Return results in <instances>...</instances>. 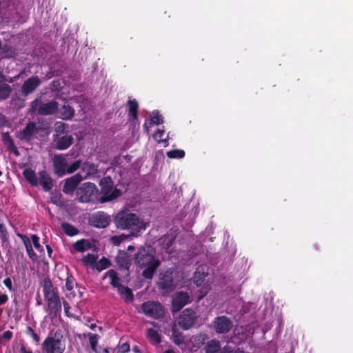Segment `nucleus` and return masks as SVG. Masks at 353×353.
I'll list each match as a JSON object with an SVG mask.
<instances>
[{
  "label": "nucleus",
  "instance_id": "6e6d98bb",
  "mask_svg": "<svg viewBox=\"0 0 353 353\" xmlns=\"http://www.w3.org/2000/svg\"><path fill=\"white\" fill-rule=\"evenodd\" d=\"M31 337L37 343L40 341V337L35 332L31 334Z\"/></svg>",
  "mask_w": 353,
  "mask_h": 353
},
{
  "label": "nucleus",
  "instance_id": "0eeeda50",
  "mask_svg": "<svg viewBox=\"0 0 353 353\" xmlns=\"http://www.w3.org/2000/svg\"><path fill=\"white\" fill-rule=\"evenodd\" d=\"M60 330L54 333V336H48L46 338L41 345V350L43 353H63L65 346L62 344L60 335Z\"/></svg>",
  "mask_w": 353,
  "mask_h": 353
},
{
  "label": "nucleus",
  "instance_id": "774afa93",
  "mask_svg": "<svg viewBox=\"0 0 353 353\" xmlns=\"http://www.w3.org/2000/svg\"><path fill=\"white\" fill-rule=\"evenodd\" d=\"M1 175H2V172H1V171H0V176H1Z\"/></svg>",
  "mask_w": 353,
  "mask_h": 353
},
{
  "label": "nucleus",
  "instance_id": "f8f14e48",
  "mask_svg": "<svg viewBox=\"0 0 353 353\" xmlns=\"http://www.w3.org/2000/svg\"><path fill=\"white\" fill-rule=\"evenodd\" d=\"M39 129L36 123L30 121L21 131L17 132L16 137L21 141H30L39 132Z\"/></svg>",
  "mask_w": 353,
  "mask_h": 353
},
{
  "label": "nucleus",
  "instance_id": "0e129e2a",
  "mask_svg": "<svg viewBox=\"0 0 353 353\" xmlns=\"http://www.w3.org/2000/svg\"><path fill=\"white\" fill-rule=\"evenodd\" d=\"M133 351L135 352H139V350L137 347H133Z\"/></svg>",
  "mask_w": 353,
  "mask_h": 353
},
{
  "label": "nucleus",
  "instance_id": "e2e57ef3",
  "mask_svg": "<svg viewBox=\"0 0 353 353\" xmlns=\"http://www.w3.org/2000/svg\"><path fill=\"white\" fill-rule=\"evenodd\" d=\"M157 134H159V137L161 138L163 134V131L158 130Z\"/></svg>",
  "mask_w": 353,
  "mask_h": 353
},
{
  "label": "nucleus",
  "instance_id": "7c9ffc66",
  "mask_svg": "<svg viewBox=\"0 0 353 353\" xmlns=\"http://www.w3.org/2000/svg\"><path fill=\"white\" fill-rule=\"evenodd\" d=\"M77 285V283L76 281L75 278L72 276V274L70 272H67V277L65 279V289L68 291H72L74 290V287Z\"/></svg>",
  "mask_w": 353,
  "mask_h": 353
},
{
  "label": "nucleus",
  "instance_id": "39448f33",
  "mask_svg": "<svg viewBox=\"0 0 353 353\" xmlns=\"http://www.w3.org/2000/svg\"><path fill=\"white\" fill-rule=\"evenodd\" d=\"M58 109L59 103L57 101L52 100L47 103H42L41 97H37L30 105V113L41 116L53 114L57 112Z\"/></svg>",
  "mask_w": 353,
  "mask_h": 353
},
{
  "label": "nucleus",
  "instance_id": "3c124183",
  "mask_svg": "<svg viewBox=\"0 0 353 353\" xmlns=\"http://www.w3.org/2000/svg\"><path fill=\"white\" fill-rule=\"evenodd\" d=\"M12 332L10 330L5 331L2 335V338L6 340H10L12 337Z\"/></svg>",
  "mask_w": 353,
  "mask_h": 353
},
{
  "label": "nucleus",
  "instance_id": "f704fd0d",
  "mask_svg": "<svg viewBox=\"0 0 353 353\" xmlns=\"http://www.w3.org/2000/svg\"><path fill=\"white\" fill-rule=\"evenodd\" d=\"M167 157L170 159H182L185 157V151L180 149H174L167 152Z\"/></svg>",
  "mask_w": 353,
  "mask_h": 353
},
{
  "label": "nucleus",
  "instance_id": "aec40b11",
  "mask_svg": "<svg viewBox=\"0 0 353 353\" xmlns=\"http://www.w3.org/2000/svg\"><path fill=\"white\" fill-rule=\"evenodd\" d=\"M105 276L109 277L110 280V283L112 287L118 289L120 286L123 285L120 282L121 279L119 277L117 272L114 270L111 269L106 272Z\"/></svg>",
  "mask_w": 353,
  "mask_h": 353
},
{
  "label": "nucleus",
  "instance_id": "2eb2a0df",
  "mask_svg": "<svg viewBox=\"0 0 353 353\" xmlns=\"http://www.w3.org/2000/svg\"><path fill=\"white\" fill-rule=\"evenodd\" d=\"M54 173L59 177H62L67 172L68 161L63 154H56L52 159Z\"/></svg>",
  "mask_w": 353,
  "mask_h": 353
},
{
  "label": "nucleus",
  "instance_id": "37998d69",
  "mask_svg": "<svg viewBox=\"0 0 353 353\" xmlns=\"http://www.w3.org/2000/svg\"><path fill=\"white\" fill-rule=\"evenodd\" d=\"M31 239L34 247L39 251L43 252V249L39 243V237L37 234H31Z\"/></svg>",
  "mask_w": 353,
  "mask_h": 353
},
{
  "label": "nucleus",
  "instance_id": "4c0bfd02",
  "mask_svg": "<svg viewBox=\"0 0 353 353\" xmlns=\"http://www.w3.org/2000/svg\"><path fill=\"white\" fill-rule=\"evenodd\" d=\"M116 263L120 268H128L129 266V260L124 254L117 256L116 258Z\"/></svg>",
  "mask_w": 353,
  "mask_h": 353
},
{
  "label": "nucleus",
  "instance_id": "393cba45",
  "mask_svg": "<svg viewBox=\"0 0 353 353\" xmlns=\"http://www.w3.org/2000/svg\"><path fill=\"white\" fill-rule=\"evenodd\" d=\"M12 90V89L9 84L0 80V100L8 99Z\"/></svg>",
  "mask_w": 353,
  "mask_h": 353
},
{
  "label": "nucleus",
  "instance_id": "cd10ccee",
  "mask_svg": "<svg viewBox=\"0 0 353 353\" xmlns=\"http://www.w3.org/2000/svg\"><path fill=\"white\" fill-rule=\"evenodd\" d=\"M97 259V255L88 253L83 256L81 261L85 265L94 268Z\"/></svg>",
  "mask_w": 353,
  "mask_h": 353
},
{
  "label": "nucleus",
  "instance_id": "5701e85b",
  "mask_svg": "<svg viewBox=\"0 0 353 353\" xmlns=\"http://www.w3.org/2000/svg\"><path fill=\"white\" fill-rule=\"evenodd\" d=\"M128 117L133 119H137L139 104L136 99L129 100L128 101Z\"/></svg>",
  "mask_w": 353,
  "mask_h": 353
},
{
  "label": "nucleus",
  "instance_id": "4468645a",
  "mask_svg": "<svg viewBox=\"0 0 353 353\" xmlns=\"http://www.w3.org/2000/svg\"><path fill=\"white\" fill-rule=\"evenodd\" d=\"M90 225L97 228H105L111 222L110 216L104 212H97L93 214L89 219Z\"/></svg>",
  "mask_w": 353,
  "mask_h": 353
},
{
  "label": "nucleus",
  "instance_id": "58836bf2",
  "mask_svg": "<svg viewBox=\"0 0 353 353\" xmlns=\"http://www.w3.org/2000/svg\"><path fill=\"white\" fill-rule=\"evenodd\" d=\"M163 122V118L159 111L155 110L152 112L151 117V123L154 125H159Z\"/></svg>",
  "mask_w": 353,
  "mask_h": 353
},
{
  "label": "nucleus",
  "instance_id": "a878e982",
  "mask_svg": "<svg viewBox=\"0 0 353 353\" xmlns=\"http://www.w3.org/2000/svg\"><path fill=\"white\" fill-rule=\"evenodd\" d=\"M118 293L125 301H132L134 299L133 293L128 287L125 285L120 286L117 289Z\"/></svg>",
  "mask_w": 353,
  "mask_h": 353
},
{
  "label": "nucleus",
  "instance_id": "20e7f679",
  "mask_svg": "<svg viewBox=\"0 0 353 353\" xmlns=\"http://www.w3.org/2000/svg\"><path fill=\"white\" fill-rule=\"evenodd\" d=\"M102 196L100 198V203H104L111 201L121 196L122 192L120 189L114 187V181L110 176L102 178L99 181Z\"/></svg>",
  "mask_w": 353,
  "mask_h": 353
},
{
  "label": "nucleus",
  "instance_id": "2f4dec72",
  "mask_svg": "<svg viewBox=\"0 0 353 353\" xmlns=\"http://www.w3.org/2000/svg\"><path fill=\"white\" fill-rule=\"evenodd\" d=\"M110 265V261L108 258L103 256L98 262H96L94 268H96L99 272H101L109 268Z\"/></svg>",
  "mask_w": 353,
  "mask_h": 353
},
{
  "label": "nucleus",
  "instance_id": "338daca9",
  "mask_svg": "<svg viewBox=\"0 0 353 353\" xmlns=\"http://www.w3.org/2000/svg\"><path fill=\"white\" fill-rule=\"evenodd\" d=\"M128 250H134V247H133V246H132V245H130V246H128Z\"/></svg>",
  "mask_w": 353,
  "mask_h": 353
},
{
  "label": "nucleus",
  "instance_id": "c9c22d12",
  "mask_svg": "<svg viewBox=\"0 0 353 353\" xmlns=\"http://www.w3.org/2000/svg\"><path fill=\"white\" fill-rule=\"evenodd\" d=\"M161 240L163 241V243L164 244V249L166 250V252H170V250H169V249L174 243L175 241V237L170 235H165L161 238Z\"/></svg>",
  "mask_w": 353,
  "mask_h": 353
},
{
  "label": "nucleus",
  "instance_id": "1a4fd4ad",
  "mask_svg": "<svg viewBox=\"0 0 353 353\" xmlns=\"http://www.w3.org/2000/svg\"><path fill=\"white\" fill-rule=\"evenodd\" d=\"M141 310L147 316L159 319L164 316V310L158 301H146L141 305Z\"/></svg>",
  "mask_w": 353,
  "mask_h": 353
},
{
  "label": "nucleus",
  "instance_id": "864d4df0",
  "mask_svg": "<svg viewBox=\"0 0 353 353\" xmlns=\"http://www.w3.org/2000/svg\"><path fill=\"white\" fill-rule=\"evenodd\" d=\"M121 350L123 353H126L130 351V345L128 343H123L121 346Z\"/></svg>",
  "mask_w": 353,
  "mask_h": 353
},
{
  "label": "nucleus",
  "instance_id": "de8ad7c7",
  "mask_svg": "<svg viewBox=\"0 0 353 353\" xmlns=\"http://www.w3.org/2000/svg\"><path fill=\"white\" fill-rule=\"evenodd\" d=\"M63 305L64 307V311H65V315L68 317L72 316V315L69 312V310L70 309V305L69 303H68L66 301L63 300Z\"/></svg>",
  "mask_w": 353,
  "mask_h": 353
},
{
  "label": "nucleus",
  "instance_id": "72a5a7b5",
  "mask_svg": "<svg viewBox=\"0 0 353 353\" xmlns=\"http://www.w3.org/2000/svg\"><path fill=\"white\" fill-rule=\"evenodd\" d=\"M0 239L2 245L9 243V233L5 224L0 225Z\"/></svg>",
  "mask_w": 353,
  "mask_h": 353
},
{
  "label": "nucleus",
  "instance_id": "412c9836",
  "mask_svg": "<svg viewBox=\"0 0 353 353\" xmlns=\"http://www.w3.org/2000/svg\"><path fill=\"white\" fill-rule=\"evenodd\" d=\"M26 180L33 187L38 186V179L35 172L32 169H26L23 172Z\"/></svg>",
  "mask_w": 353,
  "mask_h": 353
},
{
  "label": "nucleus",
  "instance_id": "423d86ee",
  "mask_svg": "<svg viewBox=\"0 0 353 353\" xmlns=\"http://www.w3.org/2000/svg\"><path fill=\"white\" fill-rule=\"evenodd\" d=\"M98 192L94 183L85 182L77 189V199L81 203H92L97 199Z\"/></svg>",
  "mask_w": 353,
  "mask_h": 353
},
{
  "label": "nucleus",
  "instance_id": "c03bdc74",
  "mask_svg": "<svg viewBox=\"0 0 353 353\" xmlns=\"http://www.w3.org/2000/svg\"><path fill=\"white\" fill-rule=\"evenodd\" d=\"M27 254L29 257V259L33 262H37L39 259L38 255L37 253L34 251L33 247L29 248L26 249Z\"/></svg>",
  "mask_w": 353,
  "mask_h": 353
},
{
  "label": "nucleus",
  "instance_id": "bf43d9fd",
  "mask_svg": "<svg viewBox=\"0 0 353 353\" xmlns=\"http://www.w3.org/2000/svg\"><path fill=\"white\" fill-rule=\"evenodd\" d=\"M46 250H47L48 256L50 257L51 254L52 253V248L49 245H46Z\"/></svg>",
  "mask_w": 353,
  "mask_h": 353
},
{
  "label": "nucleus",
  "instance_id": "9b49d317",
  "mask_svg": "<svg viewBox=\"0 0 353 353\" xmlns=\"http://www.w3.org/2000/svg\"><path fill=\"white\" fill-rule=\"evenodd\" d=\"M189 303H190V297L188 292L183 291L175 292L172 299V312H178Z\"/></svg>",
  "mask_w": 353,
  "mask_h": 353
},
{
  "label": "nucleus",
  "instance_id": "f3484780",
  "mask_svg": "<svg viewBox=\"0 0 353 353\" xmlns=\"http://www.w3.org/2000/svg\"><path fill=\"white\" fill-rule=\"evenodd\" d=\"M41 83V81L38 76H32L26 79L21 88V90L23 94L28 96L32 93Z\"/></svg>",
  "mask_w": 353,
  "mask_h": 353
},
{
  "label": "nucleus",
  "instance_id": "49530a36",
  "mask_svg": "<svg viewBox=\"0 0 353 353\" xmlns=\"http://www.w3.org/2000/svg\"><path fill=\"white\" fill-rule=\"evenodd\" d=\"M3 283L10 291L14 290V289L13 288V286H12V279L10 277H6L3 280Z\"/></svg>",
  "mask_w": 353,
  "mask_h": 353
},
{
  "label": "nucleus",
  "instance_id": "09e8293b",
  "mask_svg": "<svg viewBox=\"0 0 353 353\" xmlns=\"http://www.w3.org/2000/svg\"><path fill=\"white\" fill-rule=\"evenodd\" d=\"M200 268H198L194 275V282L197 285H200L201 283L203 281V279L198 278V274H200Z\"/></svg>",
  "mask_w": 353,
  "mask_h": 353
},
{
  "label": "nucleus",
  "instance_id": "a19ab883",
  "mask_svg": "<svg viewBox=\"0 0 353 353\" xmlns=\"http://www.w3.org/2000/svg\"><path fill=\"white\" fill-rule=\"evenodd\" d=\"M89 336V342L92 350L96 351V347L98 343L99 335L97 334H88Z\"/></svg>",
  "mask_w": 353,
  "mask_h": 353
},
{
  "label": "nucleus",
  "instance_id": "6ab92c4d",
  "mask_svg": "<svg viewBox=\"0 0 353 353\" xmlns=\"http://www.w3.org/2000/svg\"><path fill=\"white\" fill-rule=\"evenodd\" d=\"M39 183L45 192L51 190L53 187L52 179L46 170L39 172Z\"/></svg>",
  "mask_w": 353,
  "mask_h": 353
},
{
  "label": "nucleus",
  "instance_id": "4be33fe9",
  "mask_svg": "<svg viewBox=\"0 0 353 353\" xmlns=\"http://www.w3.org/2000/svg\"><path fill=\"white\" fill-rule=\"evenodd\" d=\"M204 349L205 353H220V341L216 339H212L207 343Z\"/></svg>",
  "mask_w": 353,
  "mask_h": 353
},
{
  "label": "nucleus",
  "instance_id": "e433bc0d",
  "mask_svg": "<svg viewBox=\"0 0 353 353\" xmlns=\"http://www.w3.org/2000/svg\"><path fill=\"white\" fill-rule=\"evenodd\" d=\"M68 125L63 122H56L54 124V131L56 132V134H59V136L62 134H64L66 132Z\"/></svg>",
  "mask_w": 353,
  "mask_h": 353
},
{
  "label": "nucleus",
  "instance_id": "5fc2aeb1",
  "mask_svg": "<svg viewBox=\"0 0 353 353\" xmlns=\"http://www.w3.org/2000/svg\"><path fill=\"white\" fill-rule=\"evenodd\" d=\"M232 349L231 347L226 345L223 347V349L220 351V353H233Z\"/></svg>",
  "mask_w": 353,
  "mask_h": 353
},
{
  "label": "nucleus",
  "instance_id": "bb28decb",
  "mask_svg": "<svg viewBox=\"0 0 353 353\" xmlns=\"http://www.w3.org/2000/svg\"><path fill=\"white\" fill-rule=\"evenodd\" d=\"M50 201L57 206H63L64 201L62 199V194L59 190H53L50 193Z\"/></svg>",
  "mask_w": 353,
  "mask_h": 353
},
{
  "label": "nucleus",
  "instance_id": "b1692460",
  "mask_svg": "<svg viewBox=\"0 0 353 353\" xmlns=\"http://www.w3.org/2000/svg\"><path fill=\"white\" fill-rule=\"evenodd\" d=\"M73 248L78 252H83L91 248V244L88 239H83L75 242Z\"/></svg>",
  "mask_w": 353,
  "mask_h": 353
},
{
  "label": "nucleus",
  "instance_id": "f257e3e1",
  "mask_svg": "<svg viewBox=\"0 0 353 353\" xmlns=\"http://www.w3.org/2000/svg\"><path fill=\"white\" fill-rule=\"evenodd\" d=\"M154 250L150 245L141 247L134 256V263L140 268H145L142 276L147 279L153 277L160 261L154 256Z\"/></svg>",
  "mask_w": 353,
  "mask_h": 353
},
{
  "label": "nucleus",
  "instance_id": "4d7b16f0",
  "mask_svg": "<svg viewBox=\"0 0 353 353\" xmlns=\"http://www.w3.org/2000/svg\"><path fill=\"white\" fill-rule=\"evenodd\" d=\"M20 353H32V350L27 349L24 345H21L20 347Z\"/></svg>",
  "mask_w": 353,
  "mask_h": 353
},
{
  "label": "nucleus",
  "instance_id": "13d9d810",
  "mask_svg": "<svg viewBox=\"0 0 353 353\" xmlns=\"http://www.w3.org/2000/svg\"><path fill=\"white\" fill-rule=\"evenodd\" d=\"M34 330H33L30 326H28V327H27V329H26V334H27L28 335H29V336H31V334H32V333H34Z\"/></svg>",
  "mask_w": 353,
  "mask_h": 353
},
{
  "label": "nucleus",
  "instance_id": "7ed1b4c3",
  "mask_svg": "<svg viewBox=\"0 0 353 353\" xmlns=\"http://www.w3.org/2000/svg\"><path fill=\"white\" fill-rule=\"evenodd\" d=\"M117 228L129 230L132 235H137L141 230H145V226L139 216L130 212L124 210L119 212L114 219Z\"/></svg>",
  "mask_w": 353,
  "mask_h": 353
},
{
  "label": "nucleus",
  "instance_id": "79ce46f5",
  "mask_svg": "<svg viewBox=\"0 0 353 353\" xmlns=\"http://www.w3.org/2000/svg\"><path fill=\"white\" fill-rule=\"evenodd\" d=\"M16 234L23 241L26 249L32 247V244L30 239L26 235L21 233H17Z\"/></svg>",
  "mask_w": 353,
  "mask_h": 353
},
{
  "label": "nucleus",
  "instance_id": "dca6fc26",
  "mask_svg": "<svg viewBox=\"0 0 353 353\" xmlns=\"http://www.w3.org/2000/svg\"><path fill=\"white\" fill-rule=\"evenodd\" d=\"M83 179L79 173L65 179L63 186V192L66 194H72L74 190L78 188L77 186Z\"/></svg>",
  "mask_w": 353,
  "mask_h": 353
},
{
  "label": "nucleus",
  "instance_id": "052dcab7",
  "mask_svg": "<svg viewBox=\"0 0 353 353\" xmlns=\"http://www.w3.org/2000/svg\"><path fill=\"white\" fill-rule=\"evenodd\" d=\"M233 353H245V352L242 349L237 348Z\"/></svg>",
  "mask_w": 353,
  "mask_h": 353
},
{
  "label": "nucleus",
  "instance_id": "9d476101",
  "mask_svg": "<svg viewBox=\"0 0 353 353\" xmlns=\"http://www.w3.org/2000/svg\"><path fill=\"white\" fill-rule=\"evenodd\" d=\"M173 270L168 268L164 272L160 274L157 285L160 290L165 293H169L176 288V283L173 279Z\"/></svg>",
  "mask_w": 353,
  "mask_h": 353
},
{
  "label": "nucleus",
  "instance_id": "f03ea898",
  "mask_svg": "<svg viewBox=\"0 0 353 353\" xmlns=\"http://www.w3.org/2000/svg\"><path fill=\"white\" fill-rule=\"evenodd\" d=\"M43 293L46 303L45 311L51 320L56 319L60 315L62 310L61 297L58 290L54 287L51 280L47 277L43 281Z\"/></svg>",
  "mask_w": 353,
  "mask_h": 353
},
{
  "label": "nucleus",
  "instance_id": "c85d7f7f",
  "mask_svg": "<svg viewBox=\"0 0 353 353\" xmlns=\"http://www.w3.org/2000/svg\"><path fill=\"white\" fill-rule=\"evenodd\" d=\"M61 229L65 234L70 236H73L79 233V230L68 223H63Z\"/></svg>",
  "mask_w": 353,
  "mask_h": 353
},
{
  "label": "nucleus",
  "instance_id": "c756f323",
  "mask_svg": "<svg viewBox=\"0 0 353 353\" xmlns=\"http://www.w3.org/2000/svg\"><path fill=\"white\" fill-rule=\"evenodd\" d=\"M147 336L153 341V344L157 345L161 342L160 334L153 328H149L147 330Z\"/></svg>",
  "mask_w": 353,
  "mask_h": 353
},
{
  "label": "nucleus",
  "instance_id": "69168bd1",
  "mask_svg": "<svg viewBox=\"0 0 353 353\" xmlns=\"http://www.w3.org/2000/svg\"><path fill=\"white\" fill-rule=\"evenodd\" d=\"M96 327H97V325H96L95 323H92V324H91V325H90V328H91L92 330H94Z\"/></svg>",
  "mask_w": 353,
  "mask_h": 353
},
{
  "label": "nucleus",
  "instance_id": "ea45409f",
  "mask_svg": "<svg viewBox=\"0 0 353 353\" xmlns=\"http://www.w3.org/2000/svg\"><path fill=\"white\" fill-rule=\"evenodd\" d=\"M81 165V160H77L74 161L70 165L68 164V168H67V172L66 174H72L77 171Z\"/></svg>",
  "mask_w": 353,
  "mask_h": 353
},
{
  "label": "nucleus",
  "instance_id": "603ef678",
  "mask_svg": "<svg viewBox=\"0 0 353 353\" xmlns=\"http://www.w3.org/2000/svg\"><path fill=\"white\" fill-rule=\"evenodd\" d=\"M8 301V296L6 294H0V305H4Z\"/></svg>",
  "mask_w": 353,
  "mask_h": 353
},
{
  "label": "nucleus",
  "instance_id": "a211bd4d",
  "mask_svg": "<svg viewBox=\"0 0 353 353\" xmlns=\"http://www.w3.org/2000/svg\"><path fill=\"white\" fill-rule=\"evenodd\" d=\"M53 139L55 142V148L58 150H64L70 148L74 141V138L71 134H54Z\"/></svg>",
  "mask_w": 353,
  "mask_h": 353
},
{
  "label": "nucleus",
  "instance_id": "ddd939ff",
  "mask_svg": "<svg viewBox=\"0 0 353 353\" xmlns=\"http://www.w3.org/2000/svg\"><path fill=\"white\" fill-rule=\"evenodd\" d=\"M212 326L216 333L226 334L232 329V322L225 316H219L213 320Z\"/></svg>",
  "mask_w": 353,
  "mask_h": 353
},
{
  "label": "nucleus",
  "instance_id": "8fccbe9b",
  "mask_svg": "<svg viewBox=\"0 0 353 353\" xmlns=\"http://www.w3.org/2000/svg\"><path fill=\"white\" fill-rule=\"evenodd\" d=\"M208 335L206 334H200L195 336L196 341H200L202 343L207 339Z\"/></svg>",
  "mask_w": 353,
  "mask_h": 353
},
{
  "label": "nucleus",
  "instance_id": "680f3d73",
  "mask_svg": "<svg viewBox=\"0 0 353 353\" xmlns=\"http://www.w3.org/2000/svg\"><path fill=\"white\" fill-rule=\"evenodd\" d=\"M163 353H175V352L173 350H166Z\"/></svg>",
  "mask_w": 353,
  "mask_h": 353
},
{
  "label": "nucleus",
  "instance_id": "a18cd8bd",
  "mask_svg": "<svg viewBox=\"0 0 353 353\" xmlns=\"http://www.w3.org/2000/svg\"><path fill=\"white\" fill-rule=\"evenodd\" d=\"M83 169H87L89 172V174H95L97 172V168L94 163H85L83 165Z\"/></svg>",
  "mask_w": 353,
  "mask_h": 353
},
{
  "label": "nucleus",
  "instance_id": "473e14b6",
  "mask_svg": "<svg viewBox=\"0 0 353 353\" xmlns=\"http://www.w3.org/2000/svg\"><path fill=\"white\" fill-rule=\"evenodd\" d=\"M74 114V109L69 105H64L61 110V117L63 119H70Z\"/></svg>",
  "mask_w": 353,
  "mask_h": 353
},
{
  "label": "nucleus",
  "instance_id": "6e6552de",
  "mask_svg": "<svg viewBox=\"0 0 353 353\" xmlns=\"http://www.w3.org/2000/svg\"><path fill=\"white\" fill-rule=\"evenodd\" d=\"M198 316L195 310L191 307L185 308L178 318V324L181 329L188 330L196 324Z\"/></svg>",
  "mask_w": 353,
  "mask_h": 353
}]
</instances>
